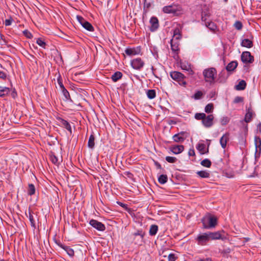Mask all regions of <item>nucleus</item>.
<instances>
[{"instance_id":"obj_1","label":"nucleus","mask_w":261,"mask_h":261,"mask_svg":"<svg viewBox=\"0 0 261 261\" xmlns=\"http://www.w3.org/2000/svg\"><path fill=\"white\" fill-rule=\"evenodd\" d=\"M202 222L204 228H214L217 225V218L214 216H209L203 218Z\"/></svg>"},{"instance_id":"obj_2","label":"nucleus","mask_w":261,"mask_h":261,"mask_svg":"<svg viewBox=\"0 0 261 261\" xmlns=\"http://www.w3.org/2000/svg\"><path fill=\"white\" fill-rule=\"evenodd\" d=\"M216 73V70L215 68H207L204 69L203 71L205 81L211 83L214 82Z\"/></svg>"},{"instance_id":"obj_3","label":"nucleus","mask_w":261,"mask_h":261,"mask_svg":"<svg viewBox=\"0 0 261 261\" xmlns=\"http://www.w3.org/2000/svg\"><path fill=\"white\" fill-rule=\"evenodd\" d=\"M170 76L173 80L178 82L179 85L184 86L186 85L187 83L184 80L185 77L181 73L178 71H172L170 72Z\"/></svg>"},{"instance_id":"obj_4","label":"nucleus","mask_w":261,"mask_h":261,"mask_svg":"<svg viewBox=\"0 0 261 261\" xmlns=\"http://www.w3.org/2000/svg\"><path fill=\"white\" fill-rule=\"evenodd\" d=\"M242 62L246 65L251 64L254 62V57L251 55L249 51H243L241 56Z\"/></svg>"},{"instance_id":"obj_5","label":"nucleus","mask_w":261,"mask_h":261,"mask_svg":"<svg viewBox=\"0 0 261 261\" xmlns=\"http://www.w3.org/2000/svg\"><path fill=\"white\" fill-rule=\"evenodd\" d=\"M76 19L79 23L82 25V27L86 30L91 32L94 31V28L92 24L86 21L83 17L80 15H77Z\"/></svg>"},{"instance_id":"obj_6","label":"nucleus","mask_w":261,"mask_h":261,"mask_svg":"<svg viewBox=\"0 0 261 261\" xmlns=\"http://www.w3.org/2000/svg\"><path fill=\"white\" fill-rule=\"evenodd\" d=\"M130 64L134 69L140 70L144 65V62L141 58H137L132 60Z\"/></svg>"},{"instance_id":"obj_7","label":"nucleus","mask_w":261,"mask_h":261,"mask_svg":"<svg viewBox=\"0 0 261 261\" xmlns=\"http://www.w3.org/2000/svg\"><path fill=\"white\" fill-rule=\"evenodd\" d=\"M254 143L255 146V158H259L261 153V139L257 136L254 137Z\"/></svg>"},{"instance_id":"obj_8","label":"nucleus","mask_w":261,"mask_h":261,"mask_svg":"<svg viewBox=\"0 0 261 261\" xmlns=\"http://www.w3.org/2000/svg\"><path fill=\"white\" fill-rule=\"evenodd\" d=\"M89 224L94 228L99 231H104L106 227L103 224L96 220L92 219L90 221Z\"/></svg>"},{"instance_id":"obj_9","label":"nucleus","mask_w":261,"mask_h":261,"mask_svg":"<svg viewBox=\"0 0 261 261\" xmlns=\"http://www.w3.org/2000/svg\"><path fill=\"white\" fill-rule=\"evenodd\" d=\"M214 119V117L212 114L206 115L202 121V123L205 127H210L213 125Z\"/></svg>"},{"instance_id":"obj_10","label":"nucleus","mask_w":261,"mask_h":261,"mask_svg":"<svg viewBox=\"0 0 261 261\" xmlns=\"http://www.w3.org/2000/svg\"><path fill=\"white\" fill-rule=\"evenodd\" d=\"M196 240L198 242V244L201 245H205L206 243L210 241L207 232L199 234L197 237Z\"/></svg>"},{"instance_id":"obj_11","label":"nucleus","mask_w":261,"mask_h":261,"mask_svg":"<svg viewBox=\"0 0 261 261\" xmlns=\"http://www.w3.org/2000/svg\"><path fill=\"white\" fill-rule=\"evenodd\" d=\"M145 233L142 230H138L136 232L133 233L134 240H136L138 237H139V242H136L135 244L139 245H142L143 243L144 237Z\"/></svg>"},{"instance_id":"obj_12","label":"nucleus","mask_w":261,"mask_h":261,"mask_svg":"<svg viewBox=\"0 0 261 261\" xmlns=\"http://www.w3.org/2000/svg\"><path fill=\"white\" fill-rule=\"evenodd\" d=\"M150 23L151 24L150 30L151 32L155 31L159 28V21L156 17H152L150 19Z\"/></svg>"},{"instance_id":"obj_13","label":"nucleus","mask_w":261,"mask_h":261,"mask_svg":"<svg viewBox=\"0 0 261 261\" xmlns=\"http://www.w3.org/2000/svg\"><path fill=\"white\" fill-rule=\"evenodd\" d=\"M207 234L210 240L223 239L221 231L208 232Z\"/></svg>"},{"instance_id":"obj_14","label":"nucleus","mask_w":261,"mask_h":261,"mask_svg":"<svg viewBox=\"0 0 261 261\" xmlns=\"http://www.w3.org/2000/svg\"><path fill=\"white\" fill-rule=\"evenodd\" d=\"M177 9L175 5H169L165 6L163 8V11L164 13L168 14H175L177 12Z\"/></svg>"},{"instance_id":"obj_15","label":"nucleus","mask_w":261,"mask_h":261,"mask_svg":"<svg viewBox=\"0 0 261 261\" xmlns=\"http://www.w3.org/2000/svg\"><path fill=\"white\" fill-rule=\"evenodd\" d=\"M184 149V147L182 145H173L170 147L171 151L174 154H179Z\"/></svg>"},{"instance_id":"obj_16","label":"nucleus","mask_w":261,"mask_h":261,"mask_svg":"<svg viewBox=\"0 0 261 261\" xmlns=\"http://www.w3.org/2000/svg\"><path fill=\"white\" fill-rule=\"evenodd\" d=\"M229 133H225L223 136L220 138V143L221 144V147L224 149L226 146L227 143L229 140Z\"/></svg>"},{"instance_id":"obj_17","label":"nucleus","mask_w":261,"mask_h":261,"mask_svg":"<svg viewBox=\"0 0 261 261\" xmlns=\"http://www.w3.org/2000/svg\"><path fill=\"white\" fill-rule=\"evenodd\" d=\"M140 51V47H137V48H127L125 49V53L127 55L133 56L139 54Z\"/></svg>"},{"instance_id":"obj_18","label":"nucleus","mask_w":261,"mask_h":261,"mask_svg":"<svg viewBox=\"0 0 261 261\" xmlns=\"http://www.w3.org/2000/svg\"><path fill=\"white\" fill-rule=\"evenodd\" d=\"M179 40H175L174 39H172L170 40L171 47L172 50L174 52L177 53L179 50Z\"/></svg>"},{"instance_id":"obj_19","label":"nucleus","mask_w":261,"mask_h":261,"mask_svg":"<svg viewBox=\"0 0 261 261\" xmlns=\"http://www.w3.org/2000/svg\"><path fill=\"white\" fill-rule=\"evenodd\" d=\"M25 215L29 218L32 227L35 229L36 228L35 220L32 214V212L30 208L29 209L28 214L25 212Z\"/></svg>"},{"instance_id":"obj_20","label":"nucleus","mask_w":261,"mask_h":261,"mask_svg":"<svg viewBox=\"0 0 261 261\" xmlns=\"http://www.w3.org/2000/svg\"><path fill=\"white\" fill-rule=\"evenodd\" d=\"M253 114V113L252 109L251 108H248L245 116L244 121L246 123L249 122L251 120Z\"/></svg>"},{"instance_id":"obj_21","label":"nucleus","mask_w":261,"mask_h":261,"mask_svg":"<svg viewBox=\"0 0 261 261\" xmlns=\"http://www.w3.org/2000/svg\"><path fill=\"white\" fill-rule=\"evenodd\" d=\"M196 148L201 154L206 153L208 151V148L206 149L205 145L203 143H198Z\"/></svg>"},{"instance_id":"obj_22","label":"nucleus","mask_w":261,"mask_h":261,"mask_svg":"<svg viewBox=\"0 0 261 261\" xmlns=\"http://www.w3.org/2000/svg\"><path fill=\"white\" fill-rule=\"evenodd\" d=\"M241 45L247 48H251L253 46V42L249 39H244L241 42Z\"/></svg>"},{"instance_id":"obj_23","label":"nucleus","mask_w":261,"mask_h":261,"mask_svg":"<svg viewBox=\"0 0 261 261\" xmlns=\"http://www.w3.org/2000/svg\"><path fill=\"white\" fill-rule=\"evenodd\" d=\"M238 66V62L237 61H232L230 62L226 67V69L228 71H233Z\"/></svg>"},{"instance_id":"obj_24","label":"nucleus","mask_w":261,"mask_h":261,"mask_svg":"<svg viewBox=\"0 0 261 261\" xmlns=\"http://www.w3.org/2000/svg\"><path fill=\"white\" fill-rule=\"evenodd\" d=\"M181 38V31L179 28H176L173 31V38L179 40Z\"/></svg>"},{"instance_id":"obj_25","label":"nucleus","mask_w":261,"mask_h":261,"mask_svg":"<svg viewBox=\"0 0 261 261\" xmlns=\"http://www.w3.org/2000/svg\"><path fill=\"white\" fill-rule=\"evenodd\" d=\"M184 133L181 132L177 134H175L173 136V140L176 142H182L185 140V138L182 136Z\"/></svg>"},{"instance_id":"obj_26","label":"nucleus","mask_w":261,"mask_h":261,"mask_svg":"<svg viewBox=\"0 0 261 261\" xmlns=\"http://www.w3.org/2000/svg\"><path fill=\"white\" fill-rule=\"evenodd\" d=\"M10 92V88L0 86V97H4L7 95Z\"/></svg>"},{"instance_id":"obj_27","label":"nucleus","mask_w":261,"mask_h":261,"mask_svg":"<svg viewBox=\"0 0 261 261\" xmlns=\"http://www.w3.org/2000/svg\"><path fill=\"white\" fill-rule=\"evenodd\" d=\"M246 83L244 80H241L239 84L236 86V89L237 90H243L246 88Z\"/></svg>"},{"instance_id":"obj_28","label":"nucleus","mask_w":261,"mask_h":261,"mask_svg":"<svg viewBox=\"0 0 261 261\" xmlns=\"http://www.w3.org/2000/svg\"><path fill=\"white\" fill-rule=\"evenodd\" d=\"M122 73L120 71L115 72L111 76L112 81L114 82H117L122 78Z\"/></svg>"},{"instance_id":"obj_29","label":"nucleus","mask_w":261,"mask_h":261,"mask_svg":"<svg viewBox=\"0 0 261 261\" xmlns=\"http://www.w3.org/2000/svg\"><path fill=\"white\" fill-rule=\"evenodd\" d=\"M95 138L93 135H91L89 137L88 142V146L89 148L93 149L95 145L94 143Z\"/></svg>"},{"instance_id":"obj_30","label":"nucleus","mask_w":261,"mask_h":261,"mask_svg":"<svg viewBox=\"0 0 261 261\" xmlns=\"http://www.w3.org/2000/svg\"><path fill=\"white\" fill-rule=\"evenodd\" d=\"M36 189L35 186L32 184H30L28 185V194L30 196L34 195L35 193Z\"/></svg>"},{"instance_id":"obj_31","label":"nucleus","mask_w":261,"mask_h":261,"mask_svg":"<svg viewBox=\"0 0 261 261\" xmlns=\"http://www.w3.org/2000/svg\"><path fill=\"white\" fill-rule=\"evenodd\" d=\"M158 230V226L156 225H152L149 229V234L150 236H154Z\"/></svg>"},{"instance_id":"obj_32","label":"nucleus","mask_w":261,"mask_h":261,"mask_svg":"<svg viewBox=\"0 0 261 261\" xmlns=\"http://www.w3.org/2000/svg\"><path fill=\"white\" fill-rule=\"evenodd\" d=\"M197 175L201 178H208L210 177L209 172L206 171H199L197 172Z\"/></svg>"},{"instance_id":"obj_33","label":"nucleus","mask_w":261,"mask_h":261,"mask_svg":"<svg viewBox=\"0 0 261 261\" xmlns=\"http://www.w3.org/2000/svg\"><path fill=\"white\" fill-rule=\"evenodd\" d=\"M62 248L66 251L70 256H73L74 254V250L68 246H62Z\"/></svg>"},{"instance_id":"obj_34","label":"nucleus","mask_w":261,"mask_h":261,"mask_svg":"<svg viewBox=\"0 0 261 261\" xmlns=\"http://www.w3.org/2000/svg\"><path fill=\"white\" fill-rule=\"evenodd\" d=\"M61 123L62 126L65 128L67 130L71 133V127L70 124L66 121L64 119L61 120Z\"/></svg>"},{"instance_id":"obj_35","label":"nucleus","mask_w":261,"mask_h":261,"mask_svg":"<svg viewBox=\"0 0 261 261\" xmlns=\"http://www.w3.org/2000/svg\"><path fill=\"white\" fill-rule=\"evenodd\" d=\"M214 110V105L212 103H210L207 104L205 108L204 111L206 113H211Z\"/></svg>"},{"instance_id":"obj_36","label":"nucleus","mask_w":261,"mask_h":261,"mask_svg":"<svg viewBox=\"0 0 261 261\" xmlns=\"http://www.w3.org/2000/svg\"><path fill=\"white\" fill-rule=\"evenodd\" d=\"M205 24L206 27L210 29L211 30L214 31L217 29L216 25L214 23V22L210 21V22H205Z\"/></svg>"},{"instance_id":"obj_37","label":"nucleus","mask_w":261,"mask_h":261,"mask_svg":"<svg viewBox=\"0 0 261 261\" xmlns=\"http://www.w3.org/2000/svg\"><path fill=\"white\" fill-rule=\"evenodd\" d=\"M147 95L148 98L153 99L156 96V92L154 90H148L147 91Z\"/></svg>"},{"instance_id":"obj_38","label":"nucleus","mask_w":261,"mask_h":261,"mask_svg":"<svg viewBox=\"0 0 261 261\" xmlns=\"http://www.w3.org/2000/svg\"><path fill=\"white\" fill-rule=\"evenodd\" d=\"M200 164L202 166L207 168H210L212 165L211 161L207 159L202 160Z\"/></svg>"},{"instance_id":"obj_39","label":"nucleus","mask_w":261,"mask_h":261,"mask_svg":"<svg viewBox=\"0 0 261 261\" xmlns=\"http://www.w3.org/2000/svg\"><path fill=\"white\" fill-rule=\"evenodd\" d=\"M167 179H168V177L166 175L162 174V175H161L159 177L158 180L160 184H164L165 183H166L167 182Z\"/></svg>"},{"instance_id":"obj_40","label":"nucleus","mask_w":261,"mask_h":261,"mask_svg":"<svg viewBox=\"0 0 261 261\" xmlns=\"http://www.w3.org/2000/svg\"><path fill=\"white\" fill-rule=\"evenodd\" d=\"M206 114L203 113H196L195 114V118L197 120H201L202 121H203V119L205 117Z\"/></svg>"},{"instance_id":"obj_41","label":"nucleus","mask_w":261,"mask_h":261,"mask_svg":"<svg viewBox=\"0 0 261 261\" xmlns=\"http://www.w3.org/2000/svg\"><path fill=\"white\" fill-rule=\"evenodd\" d=\"M50 160L54 164H59L58 158L52 152L50 154Z\"/></svg>"},{"instance_id":"obj_42","label":"nucleus","mask_w":261,"mask_h":261,"mask_svg":"<svg viewBox=\"0 0 261 261\" xmlns=\"http://www.w3.org/2000/svg\"><path fill=\"white\" fill-rule=\"evenodd\" d=\"M210 16V13L207 11H203L201 13V20L206 22L207 17Z\"/></svg>"},{"instance_id":"obj_43","label":"nucleus","mask_w":261,"mask_h":261,"mask_svg":"<svg viewBox=\"0 0 261 261\" xmlns=\"http://www.w3.org/2000/svg\"><path fill=\"white\" fill-rule=\"evenodd\" d=\"M230 119L227 116L223 117L220 119V123L222 125H225L229 122Z\"/></svg>"},{"instance_id":"obj_44","label":"nucleus","mask_w":261,"mask_h":261,"mask_svg":"<svg viewBox=\"0 0 261 261\" xmlns=\"http://www.w3.org/2000/svg\"><path fill=\"white\" fill-rule=\"evenodd\" d=\"M61 90L62 91L63 95L65 97L66 100H68L70 99L69 93L68 91L65 89V88L61 89Z\"/></svg>"},{"instance_id":"obj_45","label":"nucleus","mask_w":261,"mask_h":261,"mask_svg":"<svg viewBox=\"0 0 261 261\" xmlns=\"http://www.w3.org/2000/svg\"><path fill=\"white\" fill-rule=\"evenodd\" d=\"M166 160L170 163H174L176 161L177 159L175 157L167 156L166 157Z\"/></svg>"},{"instance_id":"obj_46","label":"nucleus","mask_w":261,"mask_h":261,"mask_svg":"<svg viewBox=\"0 0 261 261\" xmlns=\"http://www.w3.org/2000/svg\"><path fill=\"white\" fill-rule=\"evenodd\" d=\"M36 43L40 46L45 48L46 43L41 38H38L36 41Z\"/></svg>"},{"instance_id":"obj_47","label":"nucleus","mask_w":261,"mask_h":261,"mask_svg":"<svg viewBox=\"0 0 261 261\" xmlns=\"http://www.w3.org/2000/svg\"><path fill=\"white\" fill-rule=\"evenodd\" d=\"M57 82H58V84H59L61 89L65 88L63 84V83H62V80L61 76L60 74L59 75V76L57 78Z\"/></svg>"},{"instance_id":"obj_48","label":"nucleus","mask_w":261,"mask_h":261,"mask_svg":"<svg viewBox=\"0 0 261 261\" xmlns=\"http://www.w3.org/2000/svg\"><path fill=\"white\" fill-rule=\"evenodd\" d=\"M202 92H201L200 91H198L197 92H196L195 93V94L194 95L193 97L195 99H200L202 97Z\"/></svg>"},{"instance_id":"obj_49","label":"nucleus","mask_w":261,"mask_h":261,"mask_svg":"<svg viewBox=\"0 0 261 261\" xmlns=\"http://www.w3.org/2000/svg\"><path fill=\"white\" fill-rule=\"evenodd\" d=\"M234 27L236 29L240 30L242 29L243 25L242 23L240 21H237L234 24Z\"/></svg>"},{"instance_id":"obj_50","label":"nucleus","mask_w":261,"mask_h":261,"mask_svg":"<svg viewBox=\"0 0 261 261\" xmlns=\"http://www.w3.org/2000/svg\"><path fill=\"white\" fill-rule=\"evenodd\" d=\"M168 261H175L177 257L173 253H170L168 257Z\"/></svg>"},{"instance_id":"obj_51","label":"nucleus","mask_w":261,"mask_h":261,"mask_svg":"<svg viewBox=\"0 0 261 261\" xmlns=\"http://www.w3.org/2000/svg\"><path fill=\"white\" fill-rule=\"evenodd\" d=\"M181 67L182 69L188 71L189 69H190V65H189L188 64H186L184 63H181Z\"/></svg>"},{"instance_id":"obj_52","label":"nucleus","mask_w":261,"mask_h":261,"mask_svg":"<svg viewBox=\"0 0 261 261\" xmlns=\"http://www.w3.org/2000/svg\"><path fill=\"white\" fill-rule=\"evenodd\" d=\"M243 101V98L240 96H237L235 97L233 102L234 103H237Z\"/></svg>"},{"instance_id":"obj_53","label":"nucleus","mask_w":261,"mask_h":261,"mask_svg":"<svg viewBox=\"0 0 261 261\" xmlns=\"http://www.w3.org/2000/svg\"><path fill=\"white\" fill-rule=\"evenodd\" d=\"M7 77V74L4 72L0 71V79L5 80Z\"/></svg>"},{"instance_id":"obj_54","label":"nucleus","mask_w":261,"mask_h":261,"mask_svg":"<svg viewBox=\"0 0 261 261\" xmlns=\"http://www.w3.org/2000/svg\"><path fill=\"white\" fill-rule=\"evenodd\" d=\"M12 20L11 19H6L5 24L6 26H9L11 24Z\"/></svg>"},{"instance_id":"obj_55","label":"nucleus","mask_w":261,"mask_h":261,"mask_svg":"<svg viewBox=\"0 0 261 261\" xmlns=\"http://www.w3.org/2000/svg\"><path fill=\"white\" fill-rule=\"evenodd\" d=\"M150 6V3H147L146 0H144V7H146L147 8H148Z\"/></svg>"},{"instance_id":"obj_56","label":"nucleus","mask_w":261,"mask_h":261,"mask_svg":"<svg viewBox=\"0 0 261 261\" xmlns=\"http://www.w3.org/2000/svg\"><path fill=\"white\" fill-rule=\"evenodd\" d=\"M257 132L261 134V123H259L257 126Z\"/></svg>"},{"instance_id":"obj_57","label":"nucleus","mask_w":261,"mask_h":261,"mask_svg":"<svg viewBox=\"0 0 261 261\" xmlns=\"http://www.w3.org/2000/svg\"><path fill=\"white\" fill-rule=\"evenodd\" d=\"M189 155L190 156H193L195 155V151L194 149H190L189 151Z\"/></svg>"},{"instance_id":"obj_58","label":"nucleus","mask_w":261,"mask_h":261,"mask_svg":"<svg viewBox=\"0 0 261 261\" xmlns=\"http://www.w3.org/2000/svg\"><path fill=\"white\" fill-rule=\"evenodd\" d=\"M246 142V139H244L243 137H242L241 140L240 141V143L243 145H245Z\"/></svg>"},{"instance_id":"obj_59","label":"nucleus","mask_w":261,"mask_h":261,"mask_svg":"<svg viewBox=\"0 0 261 261\" xmlns=\"http://www.w3.org/2000/svg\"><path fill=\"white\" fill-rule=\"evenodd\" d=\"M11 95H12V96L13 98H15V96H16L17 94H16V92L15 91V90H14V91L12 92V93Z\"/></svg>"},{"instance_id":"obj_60","label":"nucleus","mask_w":261,"mask_h":261,"mask_svg":"<svg viewBox=\"0 0 261 261\" xmlns=\"http://www.w3.org/2000/svg\"><path fill=\"white\" fill-rule=\"evenodd\" d=\"M197 261H212L211 259L210 258H206V259H201L200 260H198Z\"/></svg>"},{"instance_id":"obj_61","label":"nucleus","mask_w":261,"mask_h":261,"mask_svg":"<svg viewBox=\"0 0 261 261\" xmlns=\"http://www.w3.org/2000/svg\"><path fill=\"white\" fill-rule=\"evenodd\" d=\"M135 243L136 242H139V237H138L136 240H134Z\"/></svg>"},{"instance_id":"obj_62","label":"nucleus","mask_w":261,"mask_h":261,"mask_svg":"<svg viewBox=\"0 0 261 261\" xmlns=\"http://www.w3.org/2000/svg\"><path fill=\"white\" fill-rule=\"evenodd\" d=\"M151 70H152V74H153L154 75H155V74H154V68H153V66H151Z\"/></svg>"},{"instance_id":"obj_63","label":"nucleus","mask_w":261,"mask_h":261,"mask_svg":"<svg viewBox=\"0 0 261 261\" xmlns=\"http://www.w3.org/2000/svg\"><path fill=\"white\" fill-rule=\"evenodd\" d=\"M119 205H121L122 207H124L125 206L124 204L121 202L119 203Z\"/></svg>"},{"instance_id":"obj_64","label":"nucleus","mask_w":261,"mask_h":261,"mask_svg":"<svg viewBox=\"0 0 261 261\" xmlns=\"http://www.w3.org/2000/svg\"><path fill=\"white\" fill-rule=\"evenodd\" d=\"M1 261H4L3 259L1 260Z\"/></svg>"}]
</instances>
